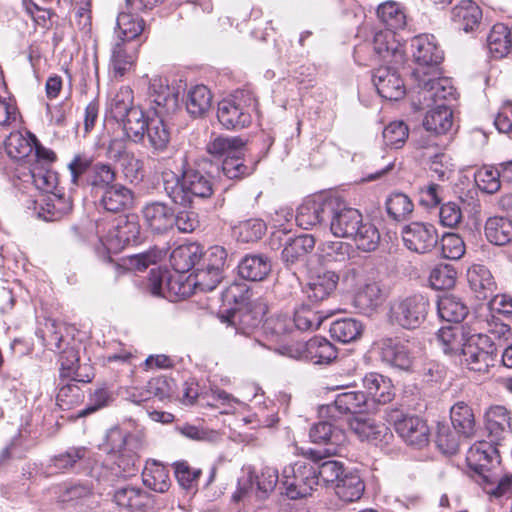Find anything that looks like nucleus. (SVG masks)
Wrapping results in <instances>:
<instances>
[{
	"instance_id": "nucleus-36",
	"label": "nucleus",
	"mask_w": 512,
	"mask_h": 512,
	"mask_svg": "<svg viewBox=\"0 0 512 512\" xmlns=\"http://www.w3.org/2000/svg\"><path fill=\"white\" fill-rule=\"evenodd\" d=\"M338 281L339 276L334 271L318 272L307 284V297L313 302L323 301L336 289Z\"/></svg>"
},
{
	"instance_id": "nucleus-9",
	"label": "nucleus",
	"mask_w": 512,
	"mask_h": 512,
	"mask_svg": "<svg viewBox=\"0 0 512 512\" xmlns=\"http://www.w3.org/2000/svg\"><path fill=\"white\" fill-rule=\"evenodd\" d=\"M108 439L111 442H119L118 454L114 460V464L118 468L115 474L123 473L124 476L134 475V473L139 470L140 466L138 452L143 447L141 438L132 434L124 435L121 430L115 428L109 431Z\"/></svg>"
},
{
	"instance_id": "nucleus-48",
	"label": "nucleus",
	"mask_w": 512,
	"mask_h": 512,
	"mask_svg": "<svg viewBox=\"0 0 512 512\" xmlns=\"http://www.w3.org/2000/svg\"><path fill=\"white\" fill-rule=\"evenodd\" d=\"M359 250L372 252L377 249L380 243L378 228L370 221H362L356 226V232L350 238Z\"/></svg>"
},
{
	"instance_id": "nucleus-57",
	"label": "nucleus",
	"mask_w": 512,
	"mask_h": 512,
	"mask_svg": "<svg viewBox=\"0 0 512 512\" xmlns=\"http://www.w3.org/2000/svg\"><path fill=\"white\" fill-rule=\"evenodd\" d=\"M31 178L37 189L51 194L59 191L58 175L49 166L42 163H34L30 170Z\"/></svg>"
},
{
	"instance_id": "nucleus-49",
	"label": "nucleus",
	"mask_w": 512,
	"mask_h": 512,
	"mask_svg": "<svg viewBox=\"0 0 512 512\" xmlns=\"http://www.w3.org/2000/svg\"><path fill=\"white\" fill-rule=\"evenodd\" d=\"M450 418L454 430L465 438H470L475 432V416L465 402H457L450 410Z\"/></svg>"
},
{
	"instance_id": "nucleus-50",
	"label": "nucleus",
	"mask_w": 512,
	"mask_h": 512,
	"mask_svg": "<svg viewBox=\"0 0 512 512\" xmlns=\"http://www.w3.org/2000/svg\"><path fill=\"white\" fill-rule=\"evenodd\" d=\"M116 172L108 163L97 162L85 177V184L91 187L92 192L98 193L114 185Z\"/></svg>"
},
{
	"instance_id": "nucleus-33",
	"label": "nucleus",
	"mask_w": 512,
	"mask_h": 512,
	"mask_svg": "<svg viewBox=\"0 0 512 512\" xmlns=\"http://www.w3.org/2000/svg\"><path fill=\"white\" fill-rule=\"evenodd\" d=\"M133 204V192L122 184L115 183L102 191L99 205L108 212L118 213Z\"/></svg>"
},
{
	"instance_id": "nucleus-62",
	"label": "nucleus",
	"mask_w": 512,
	"mask_h": 512,
	"mask_svg": "<svg viewBox=\"0 0 512 512\" xmlns=\"http://www.w3.org/2000/svg\"><path fill=\"white\" fill-rule=\"evenodd\" d=\"M134 95L133 91L128 86L121 87L118 92L111 99L109 108L112 117L119 121L123 119L130 110L135 109L136 106L133 105Z\"/></svg>"
},
{
	"instance_id": "nucleus-16",
	"label": "nucleus",
	"mask_w": 512,
	"mask_h": 512,
	"mask_svg": "<svg viewBox=\"0 0 512 512\" xmlns=\"http://www.w3.org/2000/svg\"><path fill=\"white\" fill-rule=\"evenodd\" d=\"M404 245L413 252H430L438 243L436 228L429 223L412 222L402 228Z\"/></svg>"
},
{
	"instance_id": "nucleus-20",
	"label": "nucleus",
	"mask_w": 512,
	"mask_h": 512,
	"mask_svg": "<svg viewBox=\"0 0 512 512\" xmlns=\"http://www.w3.org/2000/svg\"><path fill=\"white\" fill-rule=\"evenodd\" d=\"M350 430L361 440L376 446L387 445L393 438L389 427L369 418L353 417L349 419Z\"/></svg>"
},
{
	"instance_id": "nucleus-59",
	"label": "nucleus",
	"mask_w": 512,
	"mask_h": 512,
	"mask_svg": "<svg viewBox=\"0 0 512 512\" xmlns=\"http://www.w3.org/2000/svg\"><path fill=\"white\" fill-rule=\"evenodd\" d=\"M510 29L504 24H495L487 37V44L490 52L497 58L509 54Z\"/></svg>"
},
{
	"instance_id": "nucleus-22",
	"label": "nucleus",
	"mask_w": 512,
	"mask_h": 512,
	"mask_svg": "<svg viewBox=\"0 0 512 512\" xmlns=\"http://www.w3.org/2000/svg\"><path fill=\"white\" fill-rule=\"evenodd\" d=\"M295 358H301L314 364H329L337 357L336 347L324 337L315 336L303 344H299Z\"/></svg>"
},
{
	"instance_id": "nucleus-54",
	"label": "nucleus",
	"mask_w": 512,
	"mask_h": 512,
	"mask_svg": "<svg viewBox=\"0 0 512 512\" xmlns=\"http://www.w3.org/2000/svg\"><path fill=\"white\" fill-rule=\"evenodd\" d=\"M363 331L362 323L354 318H343L333 321L329 332L333 339L349 343L360 337Z\"/></svg>"
},
{
	"instance_id": "nucleus-11",
	"label": "nucleus",
	"mask_w": 512,
	"mask_h": 512,
	"mask_svg": "<svg viewBox=\"0 0 512 512\" xmlns=\"http://www.w3.org/2000/svg\"><path fill=\"white\" fill-rule=\"evenodd\" d=\"M413 58L418 64L414 70L415 78L428 76L429 73L438 74V65L442 62L443 51L435 43L433 35H418L411 41Z\"/></svg>"
},
{
	"instance_id": "nucleus-51",
	"label": "nucleus",
	"mask_w": 512,
	"mask_h": 512,
	"mask_svg": "<svg viewBox=\"0 0 512 512\" xmlns=\"http://www.w3.org/2000/svg\"><path fill=\"white\" fill-rule=\"evenodd\" d=\"M212 94L207 86L195 85L186 95V109L194 117L203 116L210 108Z\"/></svg>"
},
{
	"instance_id": "nucleus-30",
	"label": "nucleus",
	"mask_w": 512,
	"mask_h": 512,
	"mask_svg": "<svg viewBox=\"0 0 512 512\" xmlns=\"http://www.w3.org/2000/svg\"><path fill=\"white\" fill-rule=\"evenodd\" d=\"M451 19L458 29L471 32L479 26L482 10L476 2L462 0L452 8Z\"/></svg>"
},
{
	"instance_id": "nucleus-7",
	"label": "nucleus",
	"mask_w": 512,
	"mask_h": 512,
	"mask_svg": "<svg viewBox=\"0 0 512 512\" xmlns=\"http://www.w3.org/2000/svg\"><path fill=\"white\" fill-rule=\"evenodd\" d=\"M386 420L393 424L396 433L406 444L422 448L429 443L430 428L424 419L392 409L386 412Z\"/></svg>"
},
{
	"instance_id": "nucleus-47",
	"label": "nucleus",
	"mask_w": 512,
	"mask_h": 512,
	"mask_svg": "<svg viewBox=\"0 0 512 512\" xmlns=\"http://www.w3.org/2000/svg\"><path fill=\"white\" fill-rule=\"evenodd\" d=\"M60 363V376L68 378L76 382H90L91 377L88 374H82L81 366L79 365L78 351L73 347L65 348L59 357Z\"/></svg>"
},
{
	"instance_id": "nucleus-24",
	"label": "nucleus",
	"mask_w": 512,
	"mask_h": 512,
	"mask_svg": "<svg viewBox=\"0 0 512 512\" xmlns=\"http://www.w3.org/2000/svg\"><path fill=\"white\" fill-rule=\"evenodd\" d=\"M362 384L372 410L376 409V405H385L391 402L395 396L392 381L379 373H367L362 379Z\"/></svg>"
},
{
	"instance_id": "nucleus-53",
	"label": "nucleus",
	"mask_w": 512,
	"mask_h": 512,
	"mask_svg": "<svg viewBox=\"0 0 512 512\" xmlns=\"http://www.w3.org/2000/svg\"><path fill=\"white\" fill-rule=\"evenodd\" d=\"M245 141L237 136H218L206 145V151L213 157H228L235 153H241L245 149Z\"/></svg>"
},
{
	"instance_id": "nucleus-31",
	"label": "nucleus",
	"mask_w": 512,
	"mask_h": 512,
	"mask_svg": "<svg viewBox=\"0 0 512 512\" xmlns=\"http://www.w3.org/2000/svg\"><path fill=\"white\" fill-rule=\"evenodd\" d=\"M203 256L202 247L196 243L183 244L171 252L170 263L173 269L180 274L188 272L201 264Z\"/></svg>"
},
{
	"instance_id": "nucleus-29",
	"label": "nucleus",
	"mask_w": 512,
	"mask_h": 512,
	"mask_svg": "<svg viewBox=\"0 0 512 512\" xmlns=\"http://www.w3.org/2000/svg\"><path fill=\"white\" fill-rule=\"evenodd\" d=\"M238 274L241 278L257 282L264 280L272 269L270 259L263 254H248L238 263Z\"/></svg>"
},
{
	"instance_id": "nucleus-55",
	"label": "nucleus",
	"mask_w": 512,
	"mask_h": 512,
	"mask_svg": "<svg viewBox=\"0 0 512 512\" xmlns=\"http://www.w3.org/2000/svg\"><path fill=\"white\" fill-rule=\"evenodd\" d=\"M314 469L316 470V477L318 478V486L334 487L338 479L346 472L342 462L336 460H312Z\"/></svg>"
},
{
	"instance_id": "nucleus-39",
	"label": "nucleus",
	"mask_w": 512,
	"mask_h": 512,
	"mask_svg": "<svg viewBox=\"0 0 512 512\" xmlns=\"http://www.w3.org/2000/svg\"><path fill=\"white\" fill-rule=\"evenodd\" d=\"M72 209L70 197H66L59 191L47 194L43 199V205L39 216L45 221H57L67 215Z\"/></svg>"
},
{
	"instance_id": "nucleus-2",
	"label": "nucleus",
	"mask_w": 512,
	"mask_h": 512,
	"mask_svg": "<svg viewBox=\"0 0 512 512\" xmlns=\"http://www.w3.org/2000/svg\"><path fill=\"white\" fill-rule=\"evenodd\" d=\"M225 298L227 301H233L238 307L229 316L223 317V322H228L234 327L236 333L249 337L261 324L266 306L260 301L251 300V293L245 284L230 285Z\"/></svg>"
},
{
	"instance_id": "nucleus-60",
	"label": "nucleus",
	"mask_w": 512,
	"mask_h": 512,
	"mask_svg": "<svg viewBox=\"0 0 512 512\" xmlns=\"http://www.w3.org/2000/svg\"><path fill=\"white\" fill-rule=\"evenodd\" d=\"M386 211L388 216L395 221H403L413 212L414 205L410 198L400 192L392 193L386 199Z\"/></svg>"
},
{
	"instance_id": "nucleus-56",
	"label": "nucleus",
	"mask_w": 512,
	"mask_h": 512,
	"mask_svg": "<svg viewBox=\"0 0 512 512\" xmlns=\"http://www.w3.org/2000/svg\"><path fill=\"white\" fill-rule=\"evenodd\" d=\"M145 21L132 13L121 12L116 20L117 38L129 43L144 31Z\"/></svg>"
},
{
	"instance_id": "nucleus-46",
	"label": "nucleus",
	"mask_w": 512,
	"mask_h": 512,
	"mask_svg": "<svg viewBox=\"0 0 512 512\" xmlns=\"http://www.w3.org/2000/svg\"><path fill=\"white\" fill-rule=\"evenodd\" d=\"M468 336L464 334L461 327L448 326L438 330L435 341L445 354L456 355L461 353L463 343Z\"/></svg>"
},
{
	"instance_id": "nucleus-1",
	"label": "nucleus",
	"mask_w": 512,
	"mask_h": 512,
	"mask_svg": "<svg viewBox=\"0 0 512 512\" xmlns=\"http://www.w3.org/2000/svg\"><path fill=\"white\" fill-rule=\"evenodd\" d=\"M161 180L166 196L184 208L191 206L194 199H207L213 194L211 178L195 169H186L180 176L170 170L163 171Z\"/></svg>"
},
{
	"instance_id": "nucleus-63",
	"label": "nucleus",
	"mask_w": 512,
	"mask_h": 512,
	"mask_svg": "<svg viewBox=\"0 0 512 512\" xmlns=\"http://www.w3.org/2000/svg\"><path fill=\"white\" fill-rule=\"evenodd\" d=\"M4 146L8 156L17 161L30 156L33 151L30 141L19 131L11 132L4 141Z\"/></svg>"
},
{
	"instance_id": "nucleus-18",
	"label": "nucleus",
	"mask_w": 512,
	"mask_h": 512,
	"mask_svg": "<svg viewBox=\"0 0 512 512\" xmlns=\"http://www.w3.org/2000/svg\"><path fill=\"white\" fill-rule=\"evenodd\" d=\"M372 411L369 398L363 391H345L336 395L332 404L321 410L328 417L335 418L339 415H355Z\"/></svg>"
},
{
	"instance_id": "nucleus-38",
	"label": "nucleus",
	"mask_w": 512,
	"mask_h": 512,
	"mask_svg": "<svg viewBox=\"0 0 512 512\" xmlns=\"http://www.w3.org/2000/svg\"><path fill=\"white\" fill-rule=\"evenodd\" d=\"M314 247L315 239L310 234H301L294 238H290L282 250V260L286 265H292L297 262L304 261L306 256L312 252Z\"/></svg>"
},
{
	"instance_id": "nucleus-64",
	"label": "nucleus",
	"mask_w": 512,
	"mask_h": 512,
	"mask_svg": "<svg viewBox=\"0 0 512 512\" xmlns=\"http://www.w3.org/2000/svg\"><path fill=\"white\" fill-rule=\"evenodd\" d=\"M89 451L86 447H71L67 451L54 456L51 465L61 471L74 468L77 463L88 459Z\"/></svg>"
},
{
	"instance_id": "nucleus-40",
	"label": "nucleus",
	"mask_w": 512,
	"mask_h": 512,
	"mask_svg": "<svg viewBox=\"0 0 512 512\" xmlns=\"http://www.w3.org/2000/svg\"><path fill=\"white\" fill-rule=\"evenodd\" d=\"M151 117L150 115H146L140 107H135V109L130 110V113L118 122L122 124L126 137L138 143L143 141Z\"/></svg>"
},
{
	"instance_id": "nucleus-17",
	"label": "nucleus",
	"mask_w": 512,
	"mask_h": 512,
	"mask_svg": "<svg viewBox=\"0 0 512 512\" xmlns=\"http://www.w3.org/2000/svg\"><path fill=\"white\" fill-rule=\"evenodd\" d=\"M498 444L491 441H478L474 443L466 454V461L471 470L482 477L486 483H491L490 469L494 463H499Z\"/></svg>"
},
{
	"instance_id": "nucleus-42",
	"label": "nucleus",
	"mask_w": 512,
	"mask_h": 512,
	"mask_svg": "<svg viewBox=\"0 0 512 512\" xmlns=\"http://www.w3.org/2000/svg\"><path fill=\"white\" fill-rule=\"evenodd\" d=\"M142 480L146 487L158 493L168 491L171 485L168 469L156 460L147 461Z\"/></svg>"
},
{
	"instance_id": "nucleus-13",
	"label": "nucleus",
	"mask_w": 512,
	"mask_h": 512,
	"mask_svg": "<svg viewBox=\"0 0 512 512\" xmlns=\"http://www.w3.org/2000/svg\"><path fill=\"white\" fill-rule=\"evenodd\" d=\"M431 77L421 76L418 80V101L420 108L441 104L444 100L455 99V88L448 78L439 77V73H429Z\"/></svg>"
},
{
	"instance_id": "nucleus-5",
	"label": "nucleus",
	"mask_w": 512,
	"mask_h": 512,
	"mask_svg": "<svg viewBox=\"0 0 512 512\" xmlns=\"http://www.w3.org/2000/svg\"><path fill=\"white\" fill-rule=\"evenodd\" d=\"M460 355L468 369L486 372L495 364L497 345L487 334H471L465 339Z\"/></svg>"
},
{
	"instance_id": "nucleus-61",
	"label": "nucleus",
	"mask_w": 512,
	"mask_h": 512,
	"mask_svg": "<svg viewBox=\"0 0 512 512\" xmlns=\"http://www.w3.org/2000/svg\"><path fill=\"white\" fill-rule=\"evenodd\" d=\"M94 164L92 155L84 152L74 154L67 165L71 175V183L75 186L84 184L85 177L89 174Z\"/></svg>"
},
{
	"instance_id": "nucleus-10",
	"label": "nucleus",
	"mask_w": 512,
	"mask_h": 512,
	"mask_svg": "<svg viewBox=\"0 0 512 512\" xmlns=\"http://www.w3.org/2000/svg\"><path fill=\"white\" fill-rule=\"evenodd\" d=\"M309 437L313 443L327 446L324 449H308L305 455L311 460H322L337 454L338 446L346 440L344 430L330 421H319L313 424Z\"/></svg>"
},
{
	"instance_id": "nucleus-21",
	"label": "nucleus",
	"mask_w": 512,
	"mask_h": 512,
	"mask_svg": "<svg viewBox=\"0 0 512 512\" xmlns=\"http://www.w3.org/2000/svg\"><path fill=\"white\" fill-rule=\"evenodd\" d=\"M378 347L381 359L385 363L404 371L412 367L413 356L410 351L409 341L388 337L379 340Z\"/></svg>"
},
{
	"instance_id": "nucleus-28",
	"label": "nucleus",
	"mask_w": 512,
	"mask_h": 512,
	"mask_svg": "<svg viewBox=\"0 0 512 512\" xmlns=\"http://www.w3.org/2000/svg\"><path fill=\"white\" fill-rule=\"evenodd\" d=\"M486 430L490 441L500 444L510 433L511 417L509 411L500 405L490 407L485 413Z\"/></svg>"
},
{
	"instance_id": "nucleus-14",
	"label": "nucleus",
	"mask_w": 512,
	"mask_h": 512,
	"mask_svg": "<svg viewBox=\"0 0 512 512\" xmlns=\"http://www.w3.org/2000/svg\"><path fill=\"white\" fill-rule=\"evenodd\" d=\"M332 212L329 215L328 224L334 236L350 238L356 232V226L362 221L359 210L349 207L339 197H333Z\"/></svg>"
},
{
	"instance_id": "nucleus-8",
	"label": "nucleus",
	"mask_w": 512,
	"mask_h": 512,
	"mask_svg": "<svg viewBox=\"0 0 512 512\" xmlns=\"http://www.w3.org/2000/svg\"><path fill=\"white\" fill-rule=\"evenodd\" d=\"M251 101L252 98L246 91H237L230 98L221 100L217 107L219 123L227 130L247 127L251 123Z\"/></svg>"
},
{
	"instance_id": "nucleus-32",
	"label": "nucleus",
	"mask_w": 512,
	"mask_h": 512,
	"mask_svg": "<svg viewBox=\"0 0 512 512\" xmlns=\"http://www.w3.org/2000/svg\"><path fill=\"white\" fill-rule=\"evenodd\" d=\"M385 294L377 282L367 283L355 293L353 306L364 315H372L384 302Z\"/></svg>"
},
{
	"instance_id": "nucleus-41",
	"label": "nucleus",
	"mask_w": 512,
	"mask_h": 512,
	"mask_svg": "<svg viewBox=\"0 0 512 512\" xmlns=\"http://www.w3.org/2000/svg\"><path fill=\"white\" fill-rule=\"evenodd\" d=\"M484 231L487 240L494 245L504 246L512 243V220L507 217L488 218Z\"/></svg>"
},
{
	"instance_id": "nucleus-12",
	"label": "nucleus",
	"mask_w": 512,
	"mask_h": 512,
	"mask_svg": "<svg viewBox=\"0 0 512 512\" xmlns=\"http://www.w3.org/2000/svg\"><path fill=\"white\" fill-rule=\"evenodd\" d=\"M193 283L183 281L181 275L172 276L167 270L152 269L149 273L147 289L154 296L164 297L170 301L185 298L192 293Z\"/></svg>"
},
{
	"instance_id": "nucleus-43",
	"label": "nucleus",
	"mask_w": 512,
	"mask_h": 512,
	"mask_svg": "<svg viewBox=\"0 0 512 512\" xmlns=\"http://www.w3.org/2000/svg\"><path fill=\"white\" fill-rule=\"evenodd\" d=\"M467 279L471 289L477 293L478 298H487L493 294L496 288L491 272L484 265L471 266L467 271Z\"/></svg>"
},
{
	"instance_id": "nucleus-26",
	"label": "nucleus",
	"mask_w": 512,
	"mask_h": 512,
	"mask_svg": "<svg viewBox=\"0 0 512 512\" xmlns=\"http://www.w3.org/2000/svg\"><path fill=\"white\" fill-rule=\"evenodd\" d=\"M108 157L117 161L125 175L131 182H138L142 179V162L133 153L127 151L122 142L110 141L107 148Z\"/></svg>"
},
{
	"instance_id": "nucleus-58",
	"label": "nucleus",
	"mask_w": 512,
	"mask_h": 512,
	"mask_svg": "<svg viewBox=\"0 0 512 512\" xmlns=\"http://www.w3.org/2000/svg\"><path fill=\"white\" fill-rule=\"evenodd\" d=\"M242 155L243 151L224 158L221 168L225 177L231 180H239L255 171L256 163L246 164Z\"/></svg>"
},
{
	"instance_id": "nucleus-52",
	"label": "nucleus",
	"mask_w": 512,
	"mask_h": 512,
	"mask_svg": "<svg viewBox=\"0 0 512 512\" xmlns=\"http://www.w3.org/2000/svg\"><path fill=\"white\" fill-rule=\"evenodd\" d=\"M379 20L386 26V30L394 31L404 28L406 16L402 6L396 1H386L377 8Z\"/></svg>"
},
{
	"instance_id": "nucleus-44",
	"label": "nucleus",
	"mask_w": 512,
	"mask_h": 512,
	"mask_svg": "<svg viewBox=\"0 0 512 512\" xmlns=\"http://www.w3.org/2000/svg\"><path fill=\"white\" fill-rule=\"evenodd\" d=\"M440 318L451 323H460L468 314V307L461 298L453 294H444L437 301Z\"/></svg>"
},
{
	"instance_id": "nucleus-15",
	"label": "nucleus",
	"mask_w": 512,
	"mask_h": 512,
	"mask_svg": "<svg viewBox=\"0 0 512 512\" xmlns=\"http://www.w3.org/2000/svg\"><path fill=\"white\" fill-rule=\"evenodd\" d=\"M333 196H317L305 200L297 209L296 223L303 229H310L323 223L328 224L332 212Z\"/></svg>"
},
{
	"instance_id": "nucleus-35",
	"label": "nucleus",
	"mask_w": 512,
	"mask_h": 512,
	"mask_svg": "<svg viewBox=\"0 0 512 512\" xmlns=\"http://www.w3.org/2000/svg\"><path fill=\"white\" fill-rule=\"evenodd\" d=\"M333 490L342 502L353 503L362 497L365 491V484L356 472L346 470L334 485Z\"/></svg>"
},
{
	"instance_id": "nucleus-4",
	"label": "nucleus",
	"mask_w": 512,
	"mask_h": 512,
	"mask_svg": "<svg viewBox=\"0 0 512 512\" xmlns=\"http://www.w3.org/2000/svg\"><path fill=\"white\" fill-rule=\"evenodd\" d=\"M99 241L108 252H118L126 245L136 244L140 240L141 226L136 214L120 217L117 223L104 233L103 224L97 223Z\"/></svg>"
},
{
	"instance_id": "nucleus-23",
	"label": "nucleus",
	"mask_w": 512,
	"mask_h": 512,
	"mask_svg": "<svg viewBox=\"0 0 512 512\" xmlns=\"http://www.w3.org/2000/svg\"><path fill=\"white\" fill-rule=\"evenodd\" d=\"M372 81L378 94L386 100L397 101L405 94L403 80L395 67L381 66L377 68L373 73Z\"/></svg>"
},
{
	"instance_id": "nucleus-3",
	"label": "nucleus",
	"mask_w": 512,
	"mask_h": 512,
	"mask_svg": "<svg viewBox=\"0 0 512 512\" xmlns=\"http://www.w3.org/2000/svg\"><path fill=\"white\" fill-rule=\"evenodd\" d=\"M429 309V299L424 294L401 295L389 303L388 321L403 329H416L426 320Z\"/></svg>"
},
{
	"instance_id": "nucleus-34",
	"label": "nucleus",
	"mask_w": 512,
	"mask_h": 512,
	"mask_svg": "<svg viewBox=\"0 0 512 512\" xmlns=\"http://www.w3.org/2000/svg\"><path fill=\"white\" fill-rule=\"evenodd\" d=\"M127 44L121 38L111 43L109 67L115 78H122L134 66L135 54L129 51Z\"/></svg>"
},
{
	"instance_id": "nucleus-25",
	"label": "nucleus",
	"mask_w": 512,
	"mask_h": 512,
	"mask_svg": "<svg viewBox=\"0 0 512 512\" xmlns=\"http://www.w3.org/2000/svg\"><path fill=\"white\" fill-rule=\"evenodd\" d=\"M373 49L385 62L394 66L402 65L405 61V53L402 45L395 40L392 31H378L374 34Z\"/></svg>"
},
{
	"instance_id": "nucleus-6",
	"label": "nucleus",
	"mask_w": 512,
	"mask_h": 512,
	"mask_svg": "<svg viewBox=\"0 0 512 512\" xmlns=\"http://www.w3.org/2000/svg\"><path fill=\"white\" fill-rule=\"evenodd\" d=\"M281 483L286 489V495L291 499L311 495L318 486L313 463L297 461L285 467L282 471Z\"/></svg>"
},
{
	"instance_id": "nucleus-19",
	"label": "nucleus",
	"mask_w": 512,
	"mask_h": 512,
	"mask_svg": "<svg viewBox=\"0 0 512 512\" xmlns=\"http://www.w3.org/2000/svg\"><path fill=\"white\" fill-rule=\"evenodd\" d=\"M174 208L162 201H151L146 203L141 214L144 225L156 235H164L173 229Z\"/></svg>"
},
{
	"instance_id": "nucleus-27",
	"label": "nucleus",
	"mask_w": 512,
	"mask_h": 512,
	"mask_svg": "<svg viewBox=\"0 0 512 512\" xmlns=\"http://www.w3.org/2000/svg\"><path fill=\"white\" fill-rule=\"evenodd\" d=\"M114 502L129 511H145L153 506L152 495L135 486H124L115 490Z\"/></svg>"
},
{
	"instance_id": "nucleus-37",
	"label": "nucleus",
	"mask_w": 512,
	"mask_h": 512,
	"mask_svg": "<svg viewBox=\"0 0 512 512\" xmlns=\"http://www.w3.org/2000/svg\"><path fill=\"white\" fill-rule=\"evenodd\" d=\"M422 124L427 132L435 135L446 134L453 124V112L444 103L437 104L426 112Z\"/></svg>"
},
{
	"instance_id": "nucleus-45",
	"label": "nucleus",
	"mask_w": 512,
	"mask_h": 512,
	"mask_svg": "<svg viewBox=\"0 0 512 512\" xmlns=\"http://www.w3.org/2000/svg\"><path fill=\"white\" fill-rule=\"evenodd\" d=\"M145 136L155 151L162 152L167 148L170 142V131L159 110H155L150 118Z\"/></svg>"
}]
</instances>
